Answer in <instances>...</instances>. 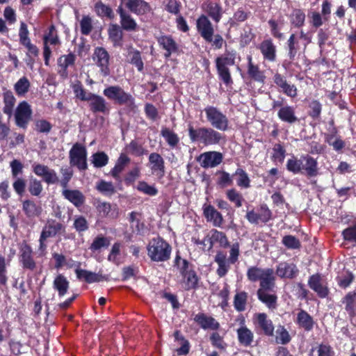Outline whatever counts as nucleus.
Returning a JSON list of instances; mask_svg holds the SVG:
<instances>
[{
	"mask_svg": "<svg viewBox=\"0 0 356 356\" xmlns=\"http://www.w3.org/2000/svg\"><path fill=\"white\" fill-rule=\"evenodd\" d=\"M72 89L78 99L89 102V106L92 112L106 113L108 111L106 100L99 95L86 92L79 81L73 84Z\"/></svg>",
	"mask_w": 356,
	"mask_h": 356,
	"instance_id": "1",
	"label": "nucleus"
},
{
	"mask_svg": "<svg viewBox=\"0 0 356 356\" xmlns=\"http://www.w3.org/2000/svg\"><path fill=\"white\" fill-rule=\"evenodd\" d=\"M188 135L192 142H200L204 145L219 144L223 140L220 133L209 127H200L195 129L192 126H189Z\"/></svg>",
	"mask_w": 356,
	"mask_h": 356,
	"instance_id": "2",
	"label": "nucleus"
},
{
	"mask_svg": "<svg viewBox=\"0 0 356 356\" xmlns=\"http://www.w3.org/2000/svg\"><path fill=\"white\" fill-rule=\"evenodd\" d=\"M147 249L148 256L154 261H165L170 259L171 247L161 237L151 239Z\"/></svg>",
	"mask_w": 356,
	"mask_h": 356,
	"instance_id": "3",
	"label": "nucleus"
},
{
	"mask_svg": "<svg viewBox=\"0 0 356 356\" xmlns=\"http://www.w3.org/2000/svg\"><path fill=\"white\" fill-rule=\"evenodd\" d=\"M103 94L117 104L125 105L131 108L135 107V99L133 96L118 86H109L105 88Z\"/></svg>",
	"mask_w": 356,
	"mask_h": 356,
	"instance_id": "4",
	"label": "nucleus"
},
{
	"mask_svg": "<svg viewBox=\"0 0 356 356\" xmlns=\"http://www.w3.org/2000/svg\"><path fill=\"white\" fill-rule=\"evenodd\" d=\"M204 111L208 122L212 127L223 131L228 129V119L219 109L214 106H209Z\"/></svg>",
	"mask_w": 356,
	"mask_h": 356,
	"instance_id": "5",
	"label": "nucleus"
},
{
	"mask_svg": "<svg viewBox=\"0 0 356 356\" xmlns=\"http://www.w3.org/2000/svg\"><path fill=\"white\" fill-rule=\"evenodd\" d=\"M69 156L71 165L77 167L80 170L88 168L87 151L85 147L79 143L74 144L70 150Z\"/></svg>",
	"mask_w": 356,
	"mask_h": 356,
	"instance_id": "6",
	"label": "nucleus"
},
{
	"mask_svg": "<svg viewBox=\"0 0 356 356\" xmlns=\"http://www.w3.org/2000/svg\"><path fill=\"white\" fill-rule=\"evenodd\" d=\"M216 63L220 77L226 84H229L232 82V79L228 67L234 65L235 55L229 54L225 56L218 57Z\"/></svg>",
	"mask_w": 356,
	"mask_h": 356,
	"instance_id": "7",
	"label": "nucleus"
},
{
	"mask_svg": "<svg viewBox=\"0 0 356 356\" xmlns=\"http://www.w3.org/2000/svg\"><path fill=\"white\" fill-rule=\"evenodd\" d=\"M31 115L32 111L29 104L26 102H22L17 106L15 113L16 124L21 128H26Z\"/></svg>",
	"mask_w": 356,
	"mask_h": 356,
	"instance_id": "8",
	"label": "nucleus"
},
{
	"mask_svg": "<svg viewBox=\"0 0 356 356\" xmlns=\"http://www.w3.org/2000/svg\"><path fill=\"white\" fill-rule=\"evenodd\" d=\"M62 225L54 220H49L43 227L40 237V249L43 250L46 248L45 241L54 237L61 229Z\"/></svg>",
	"mask_w": 356,
	"mask_h": 356,
	"instance_id": "9",
	"label": "nucleus"
},
{
	"mask_svg": "<svg viewBox=\"0 0 356 356\" xmlns=\"http://www.w3.org/2000/svg\"><path fill=\"white\" fill-rule=\"evenodd\" d=\"M202 168H214L222 161V155L218 152H207L201 154L197 159Z\"/></svg>",
	"mask_w": 356,
	"mask_h": 356,
	"instance_id": "10",
	"label": "nucleus"
},
{
	"mask_svg": "<svg viewBox=\"0 0 356 356\" xmlns=\"http://www.w3.org/2000/svg\"><path fill=\"white\" fill-rule=\"evenodd\" d=\"M93 60L100 67L104 76L108 74L109 54L103 47H97L95 49Z\"/></svg>",
	"mask_w": 356,
	"mask_h": 356,
	"instance_id": "11",
	"label": "nucleus"
},
{
	"mask_svg": "<svg viewBox=\"0 0 356 356\" xmlns=\"http://www.w3.org/2000/svg\"><path fill=\"white\" fill-rule=\"evenodd\" d=\"M33 170L35 175L42 177L43 180L49 184H56L58 181L56 172L46 165L35 164L33 165Z\"/></svg>",
	"mask_w": 356,
	"mask_h": 356,
	"instance_id": "12",
	"label": "nucleus"
},
{
	"mask_svg": "<svg viewBox=\"0 0 356 356\" xmlns=\"http://www.w3.org/2000/svg\"><path fill=\"white\" fill-rule=\"evenodd\" d=\"M197 27L201 36L206 41L211 42L214 31L209 19L206 16L202 15L197 21Z\"/></svg>",
	"mask_w": 356,
	"mask_h": 356,
	"instance_id": "13",
	"label": "nucleus"
},
{
	"mask_svg": "<svg viewBox=\"0 0 356 356\" xmlns=\"http://www.w3.org/2000/svg\"><path fill=\"white\" fill-rule=\"evenodd\" d=\"M149 163L152 173L159 177L165 174L164 160L158 153H152L149 156Z\"/></svg>",
	"mask_w": 356,
	"mask_h": 356,
	"instance_id": "14",
	"label": "nucleus"
},
{
	"mask_svg": "<svg viewBox=\"0 0 356 356\" xmlns=\"http://www.w3.org/2000/svg\"><path fill=\"white\" fill-rule=\"evenodd\" d=\"M117 13L120 15V24L122 28L127 31H135L137 28V23L132 17L130 13L125 10L122 5H120L117 9Z\"/></svg>",
	"mask_w": 356,
	"mask_h": 356,
	"instance_id": "15",
	"label": "nucleus"
},
{
	"mask_svg": "<svg viewBox=\"0 0 356 356\" xmlns=\"http://www.w3.org/2000/svg\"><path fill=\"white\" fill-rule=\"evenodd\" d=\"M273 80L275 83L281 88V91L285 95L291 97L297 96L296 87L293 84L289 83L284 76L276 73L274 75Z\"/></svg>",
	"mask_w": 356,
	"mask_h": 356,
	"instance_id": "16",
	"label": "nucleus"
},
{
	"mask_svg": "<svg viewBox=\"0 0 356 356\" xmlns=\"http://www.w3.org/2000/svg\"><path fill=\"white\" fill-rule=\"evenodd\" d=\"M129 11L136 15H145L151 10L149 3L144 0H127L125 6Z\"/></svg>",
	"mask_w": 356,
	"mask_h": 356,
	"instance_id": "17",
	"label": "nucleus"
},
{
	"mask_svg": "<svg viewBox=\"0 0 356 356\" xmlns=\"http://www.w3.org/2000/svg\"><path fill=\"white\" fill-rule=\"evenodd\" d=\"M298 270L293 263H280L276 270L277 275L282 278L292 279L296 276Z\"/></svg>",
	"mask_w": 356,
	"mask_h": 356,
	"instance_id": "18",
	"label": "nucleus"
},
{
	"mask_svg": "<svg viewBox=\"0 0 356 356\" xmlns=\"http://www.w3.org/2000/svg\"><path fill=\"white\" fill-rule=\"evenodd\" d=\"M308 285L321 298H324L328 295V289L322 284L321 276L318 274L313 275L309 277Z\"/></svg>",
	"mask_w": 356,
	"mask_h": 356,
	"instance_id": "19",
	"label": "nucleus"
},
{
	"mask_svg": "<svg viewBox=\"0 0 356 356\" xmlns=\"http://www.w3.org/2000/svg\"><path fill=\"white\" fill-rule=\"evenodd\" d=\"M19 261L24 268L33 270L36 267V264L32 257V250L28 245H25L21 249Z\"/></svg>",
	"mask_w": 356,
	"mask_h": 356,
	"instance_id": "20",
	"label": "nucleus"
},
{
	"mask_svg": "<svg viewBox=\"0 0 356 356\" xmlns=\"http://www.w3.org/2000/svg\"><path fill=\"white\" fill-rule=\"evenodd\" d=\"M204 215L207 221L212 222L215 227H220L223 222V218L213 207L209 205L204 208Z\"/></svg>",
	"mask_w": 356,
	"mask_h": 356,
	"instance_id": "21",
	"label": "nucleus"
},
{
	"mask_svg": "<svg viewBox=\"0 0 356 356\" xmlns=\"http://www.w3.org/2000/svg\"><path fill=\"white\" fill-rule=\"evenodd\" d=\"M99 215L102 217L115 218L118 216V208L116 205H112L108 202H99L97 206Z\"/></svg>",
	"mask_w": 356,
	"mask_h": 356,
	"instance_id": "22",
	"label": "nucleus"
},
{
	"mask_svg": "<svg viewBox=\"0 0 356 356\" xmlns=\"http://www.w3.org/2000/svg\"><path fill=\"white\" fill-rule=\"evenodd\" d=\"M194 319L204 330H216L220 327V324L215 318L203 314H197Z\"/></svg>",
	"mask_w": 356,
	"mask_h": 356,
	"instance_id": "23",
	"label": "nucleus"
},
{
	"mask_svg": "<svg viewBox=\"0 0 356 356\" xmlns=\"http://www.w3.org/2000/svg\"><path fill=\"white\" fill-rule=\"evenodd\" d=\"M75 56L72 54L63 55L58 59V73L64 78L67 76V69L68 67L74 65Z\"/></svg>",
	"mask_w": 356,
	"mask_h": 356,
	"instance_id": "24",
	"label": "nucleus"
},
{
	"mask_svg": "<svg viewBox=\"0 0 356 356\" xmlns=\"http://www.w3.org/2000/svg\"><path fill=\"white\" fill-rule=\"evenodd\" d=\"M257 324L264 330L266 335L272 336L274 332V326L272 321L267 318L266 314L260 313L254 315Z\"/></svg>",
	"mask_w": 356,
	"mask_h": 356,
	"instance_id": "25",
	"label": "nucleus"
},
{
	"mask_svg": "<svg viewBox=\"0 0 356 356\" xmlns=\"http://www.w3.org/2000/svg\"><path fill=\"white\" fill-rule=\"evenodd\" d=\"M302 170L309 177H316L318 175V163L316 159L307 155L302 156Z\"/></svg>",
	"mask_w": 356,
	"mask_h": 356,
	"instance_id": "26",
	"label": "nucleus"
},
{
	"mask_svg": "<svg viewBox=\"0 0 356 356\" xmlns=\"http://www.w3.org/2000/svg\"><path fill=\"white\" fill-rule=\"evenodd\" d=\"M238 342L244 346H249L253 341L254 334L245 325H242L236 330Z\"/></svg>",
	"mask_w": 356,
	"mask_h": 356,
	"instance_id": "27",
	"label": "nucleus"
},
{
	"mask_svg": "<svg viewBox=\"0 0 356 356\" xmlns=\"http://www.w3.org/2000/svg\"><path fill=\"white\" fill-rule=\"evenodd\" d=\"M62 194L65 199L76 207L81 206L84 202V196L78 190H69L65 188L63 189Z\"/></svg>",
	"mask_w": 356,
	"mask_h": 356,
	"instance_id": "28",
	"label": "nucleus"
},
{
	"mask_svg": "<svg viewBox=\"0 0 356 356\" xmlns=\"http://www.w3.org/2000/svg\"><path fill=\"white\" fill-rule=\"evenodd\" d=\"M215 261L218 264L217 274L220 277L225 276L229 269L230 261L227 259L226 255L222 252H218L215 257Z\"/></svg>",
	"mask_w": 356,
	"mask_h": 356,
	"instance_id": "29",
	"label": "nucleus"
},
{
	"mask_svg": "<svg viewBox=\"0 0 356 356\" xmlns=\"http://www.w3.org/2000/svg\"><path fill=\"white\" fill-rule=\"evenodd\" d=\"M259 281L261 286L259 289H272L275 286V276L273 270L271 268H265V270L261 276Z\"/></svg>",
	"mask_w": 356,
	"mask_h": 356,
	"instance_id": "30",
	"label": "nucleus"
},
{
	"mask_svg": "<svg viewBox=\"0 0 356 356\" xmlns=\"http://www.w3.org/2000/svg\"><path fill=\"white\" fill-rule=\"evenodd\" d=\"M259 49L265 59L269 61H274L275 60V46L271 40L263 41L259 46Z\"/></svg>",
	"mask_w": 356,
	"mask_h": 356,
	"instance_id": "31",
	"label": "nucleus"
},
{
	"mask_svg": "<svg viewBox=\"0 0 356 356\" xmlns=\"http://www.w3.org/2000/svg\"><path fill=\"white\" fill-rule=\"evenodd\" d=\"M215 243H218L222 248H226L229 245L228 240L223 232L213 229L211 231V234L209 237L208 250L211 249Z\"/></svg>",
	"mask_w": 356,
	"mask_h": 356,
	"instance_id": "32",
	"label": "nucleus"
},
{
	"mask_svg": "<svg viewBox=\"0 0 356 356\" xmlns=\"http://www.w3.org/2000/svg\"><path fill=\"white\" fill-rule=\"evenodd\" d=\"M54 289L58 291L60 297L64 296L70 287V282L62 274L58 275L53 282Z\"/></svg>",
	"mask_w": 356,
	"mask_h": 356,
	"instance_id": "33",
	"label": "nucleus"
},
{
	"mask_svg": "<svg viewBox=\"0 0 356 356\" xmlns=\"http://www.w3.org/2000/svg\"><path fill=\"white\" fill-rule=\"evenodd\" d=\"M342 303L344 305V309L348 315L353 317L356 315V293L349 292L343 298Z\"/></svg>",
	"mask_w": 356,
	"mask_h": 356,
	"instance_id": "34",
	"label": "nucleus"
},
{
	"mask_svg": "<svg viewBox=\"0 0 356 356\" xmlns=\"http://www.w3.org/2000/svg\"><path fill=\"white\" fill-rule=\"evenodd\" d=\"M158 42L166 51L165 57H169L177 49V45L171 36L162 35L159 38Z\"/></svg>",
	"mask_w": 356,
	"mask_h": 356,
	"instance_id": "35",
	"label": "nucleus"
},
{
	"mask_svg": "<svg viewBox=\"0 0 356 356\" xmlns=\"http://www.w3.org/2000/svg\"><path fill=\"white\" fill-rule=\"evenodd\" d=\"M22 210L29 218L37 217L42 212L41 207L31 200H24L22 202Z\"/></svg>",
	"mask_w": 356,
	"mask_h": 356,
	"instance_id": "36",
	"label": "nucleus"
},
{
	"mask_svg": "<svg viewBox=\"0 0 356 356\" xmlns=\"http://www.w3.org/2000/svg\"><path fill=\"white\" fill-rule=\"evenodd\" d=\"M79 266L80 264L79 263L77 268L75 270V273L78 279L84 280L88 283L99 282L102 280L100 275L86 270L81 269L79 268Z\"/></svg>",
	"mask_w": 356,
	"mask_h": 356,
	"instance_id": "37",
	"label": "nucleus"
},
{
	"mask_svg": "<svg viewBox=\"0 0 356 356\" xmlns=\"http://www.w3.org/2000/svg\"><path fill=\"white\" fill-rule=\"evenodd\" d=\"M279 118L284 122L292 124L297 121V117L295 115L294 108L289 106H282L278 111Z\"/></svg>",
	"mask_w": 356,
	"mask_h": 356,
	"instance_id": "38",
	"label": "nucleus"
},
{
	"mask_svg": "<svg viewBox=\"0 0 356 356\" xmlns=\"http://www.w3.org/2000/svg\"><path fill=\"white\" fill-rule=\"evenodd\" d=\"M248 73L254 80L263 83L265 80L264 72L259 69L257 65H254L252 61V57L248 56Z\"/></svg>",
	"mask_w": 356,
	"mask_h": 356,
	"instance_id": "39",
	"label": "nucleus"
},
{
	"mask_svg": "<svg viewBox=\"0 0 356 356\" xmlns=\"http://www.w3.org/2000/svg\"><path fill=\"white\" fill-rule=\"evenodd\" d=\"M297 323L307 331L311 330L314 326V321L312 316L304 310H301L298 314Z\"/></svg>",
	"mask_w": 356,
	"mask_h": 356,
	"instance_id": "40",
	"label": "nucleus"
},
{
	"mask_svg": "<svg viewBox=\"0 0 356 356\" xmlns=\"http://www.w3.org/2000/svg\"><path fill=\"white\" fill-rule=\"evenodd\" d=\"M258 298L264 302L269 309H273L276 307L277 296L269 294L265 290L259 289L257 291Z\"/></svg>",
	"mask_w": 356,
	"mask_h": 356,
	"instance_id": "41",
	"label": "nucleus"
},
{
	"mask_svg": "<svg viewBox=\"0 0 356 356\" xmlns=\"http://www.w3.org/2000/svg\"><path fill=\"white\" fill-rule=\"evenodd\" d=\"M161 135L171 148H175L179 143V138L177 134L168 128H162Z\"/></svg>",
	"mask_w": 356,
	"mask_h": 356,
	"instance_id": "42",
	"label": "nucleus"
},
{
	"mask_svg": "<svg viewBox=\"0 0 356 356\" xmlns=\"http://www.w3.org/2000/svg\"><path fill=\"white\" fill-rule=\"evenodd\" d=\"M15 98L10 91H6L3 93V112L9 117H11L13 111V108L15 104Z\"/></svg>",
	"mask_w": 356,
	"mask_h": 356,
	"instance_id": "43",
	"label": "nucleus"
},
{
	"mask_svg": "<svg viewBox=\"0 0 356 356\" xmlns=\"http://www.w3.org/2000/svg\"><path fill=\"white\" fill-rule=\"evenodd\" d=\"M108 35L115 46L121 45L122 31L118 24L110 25L108 29Z\"/></svg>",
	"mask_w": 356,
	"mask_h": 356,
	"instance_id": "44",
	"label": "nucleus"
},
{
	"mask_svg": "<svg viewBox=\"0 0 356 356\" xmlns=\"http://www.w3.org/2000/svg\"><path fill=\"white\" fill-rule=\"evenodd\" d=\"M206 10L209 16L216 22H218L222 16V8L216 3L210 2L207 5Z\"/></svg>",
	"mask_w": 356,
	"mask_h": 356,
	"instance_id": "45",
	"label": "nucleus"
},
{
	"mask_svg": "<svg viewBox=\"0 0 356 356\" xmlns=\"http://www.w3.org/2000/svg\"><path fill=\"white\" fill-rule=\"evenodd\" d=\"M129 158L127 155L121 154L111 171V175L113 177L117 178L119 174L124 170V167L129 163Z\"/></svg>",
	"mask_w": 356,
	"mask_h": 356,
	"instance_id": "46",
	"label": "nucleus"
},
{
	"mask_svg": "<svg viewBox=\"0 0 356 356\" xmlns=\"http://www.w3.org/2000/svg\"><path fill=\"white\" fill-rule=\"evenodd\" d=\"M128 59L131 63L134 65L138 70V71H142L143 69V63L141 60L140 54L138 51L134 49L133 48H130L129 49Z\"/></svg>",
	"mask_w": 356,
	"mask_h": 356,
	"instance_id": "47",
	"label": "nucleus"
},
{
	"mask_svg": "<svg viewBox=\"0 0 356 356\" xmlns=\"http://www.w3.org/2000/svg\"><path fill=\"white\" fill-rule=\"evenodd\" d=\"M184 276V287L186 290H189L195 287L197 283V277L194 271L186 272Z\"/></svg>",
	"mask_w": 356,
	"mask_h": 356,
	"instance_id": "48",
	"label": "nucleus"
},
{
	"mask_svg": "<svg viewBox=\"0 0 356 356\" xmlns=\"http://www.w3.org/2000/svg\"><path fill=\"white\" fill-rule=\"evenodd\" d=\"M91 162L95 168H102L108 162V156L103 152L95 153L92 156Z\"/></svg>",
	"mask_w": 356,
	"mask_h": 356,
	"instance_id": "49",
	"label": "nucleus"
},
{
	"mask_svg": "<svg viewBox=\"0 0 356 356\" xmlns=\"http://www.w3.org/2000/svg\"><path fill=\"white\" fill-rule=\"evenodd\" d=\"M95 12L99 16L107 17L109 19L114 18L115 15L112 9L109 6L102 3V2L97 3L95 4Z\"/></svg>",
	"mask_w": 356,
	"mask_h": 356,
	"instance_id": "50",
	"label": "nucleus"
},
{
	"mask_svg": "<svg viewBox=\"0 0 356 356\" xmlns=\"http://www.w3.org/2000/svg\"><path fill=\"white\" fill-rule=\"evenodd\" d=\"M96 188L105 195H111L115 192L113 184L104 180H101L97 183Z\"/></svg>",
	"mask_w": 356,
	"mask_h": 356,
	"instance_id": "51",
	"label": "nucleus"
},
{
	"mask_svg": "<svg viewBox=\"0 0 356 356\" xmlns=\"http://www.w3.org/2000/svg\"><path fill=\"white\" fill-rule=\"evenodd\" d=\"M30 87L29 81L26 77L20 78L15 84L14 88L18 95H24Z\"/></svg>",
	"mask_w": 356,
	"mask_h": 356,
	"instance_id": "52",
	"label": "nucleus"
},
{
	"mask_svg": "<svg viewBox=\"0 0 356 356\" xmlns=\"http://www.w3.org/2000/svg\"><path fill=\"white\" fill-rule=\"evenodd\" d=\"M288 170L296 174L302 170V156L300 159L293 157L287 161Z\"/></svg>",
	"mask_w": 356,
	"mask_h": 356,
	"instance_id": "53",
	"label": "nucleus"
},
{
	"mask_svg": "<svg viewBox=\"0 0 356 356\" xmlns=\"http://www.w3.org/2000/svg\"><path fill=\"white\" fill-rule=\"evenodd\" d=\"M291 340L288 331L283 327L279 326L276 330V341L278 343L286 344Z\"/></svg>",
	"mask_w": 356,
	"mask_h": 356,
	"instance_id": "54",
	"label": "nucleus"
},
{
	"mask_svg": "<svg viewBox=\"0 0 356 356\" xmlns=\"http://www.w3.org/2000/svg\"><path fill=\"white\" fill-rule=\"evenodd\" d=\"M136 188L139 191L150 196H154L158 193V190L154 186L149 185L145 181H139Z\"/></svg>",
	"mask_w": 356,
	"mask_h": 356,
	"instance_id": "55",
	"label": "nucleus"
},
{
	"mask_svg": "<svg viewBox=\"0 0 356 356\" xmlns=\"http://www.w3.org/2000/svg\"><path fill=\"white\" fill-rule=\"evenodd\" d=\"M210 341L211 344L218 349L225 350L227 347L223 337L220 336L218 332H213L210 336Z\"/></svg>",
	"mask_w": 356,
	"mask_h": 356,
	"instance_id": "56",
	"label": "nucleus"
},
{
	"mask_svg": "<svg viewBox=\"0 0 356 356\" xmlns=\"http://www.w3.org/2000/svg\"><path fill=\"white\" fill-rule=\"evenodd\" d=\"M235 175L238 176L237 184L243 188L250 187V179L247 173L242 169L238 168L236 170Z\"/></svg>",
	"mask_w": 356,
	"mask_h": 356,
	"instance_id": "57",
	"label": "nucleus"
},
{
	"mask_svg": "<svg viewBox=\"0 0 356 356\" xmlns=\"http://www.w3.org/2000/svg\"><path fill=\"white\" fill-rule=\"evenodd\" d=\"M305 19V15L302 10H293L291 16V22L294 26L297 27L302 26L304 24Z\"/></svg>",
	"mask_w": 356,
	"mask_h": 356,
	"instance_id": "58",
	"label": "nucleus"
},
{
	"mask_svg": "<svg viewBox=\"0 0 356 356\" xmlns=\"http://www.w3.org/2000/svg\"><path fill=\"white\" fill-rule=\"evenodd\" d=\"M248 295L245 292L237 293L234 298V307L238 311H243L245 309V304Z\"/></svg>",
	"mask_w": 356,
	"mask_h": 356,
	"instance_id": "59",
	"label": "nucleus"
},
{
	"mask_svg": "<svg viewBox=\"0 0 356 356\" xmlns=\"http://www.w3.org/2000/svg\"><path fill=\"white\" fill-rule=\"evenodd\" d=\"M59 42L57 34L56 33L55 27L51 26L49 28V31L47 35L44 37V47H49L48 44H57Z\"/></svg>",
	"mask_w": 356,
	"mask_h": 356,
	"instance_id": "60",
	"label": "nucleus"
},
{
	"mask_svg": "<svg viewBox=\"0 0 356 356\" xmlns=\"http://www.w3.org/2000/svg\"><path fill=\"white\" fill-rule=\"evenodd\" d=\"M121 244L119 243H115L111 250L110 254L108 256V260L117 265L120 264V260L118 256L120 254Z\"/></svg>",
	"mask_w": 356,
	"mask_h": 356,
	"instance_id": "61",
	"label": "nucleus"
},
{
	"mask_svg": "<svg viewBox=\"0 0 356 356\" xmlns=\"http://www.w3.org/2000/svg\"><path fill=\"white\" fill-rule=\"evenodd\" d=\"M60 173L62 175V178L59 182L63 189L67 188L68 182L73 175V171L69 168H62L60 169Z\"/></svg>",
	"mask_w": 356,
	"mask_h": 356,
	"instance_id": "62",
	"label": "nucleus"
},
{
	"mask_svg": "<svg viewBox=\"0 0 356 356\" xmlns=\"http://www.w3.org/2000/svg\"><path fill=\"white\" fill-rule=\"evenodd\" d=\"M29 191L32 195H40L42 191L41 182L36 179H31L29 184Z\"/></svg>",
	"mask_w": 356,
	"mask_h": 356,
	"instance_id": "63",
	"label": "nucleus"
},
{
	"mask_svg": "<svg viewBox=\"0 0 356 356\" xmlns=\"http://www.w3.org/2000/svg\"><path fill=\"white\" fill-rule=\"evenodd\" d=\"M342 236L345 241L356 243V223L345 229L342 232Z\"/></svg>",
	"mask_w": 356,
	"mask_h": 356,
	"instance_id": "64",
	"label": "nucleus"
}]
</instances>
